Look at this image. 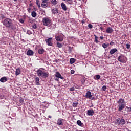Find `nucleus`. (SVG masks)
<instances>
[{"instance_id": "obj_26", "label": "nucleus", "mask_w": 131, "mask_h": 131, "mask_svg": "<svg viewBox=\"0 0 131 131\" xmlns=\"http://www.w3.org/2000/svg\"><path fill=\"white\" fill-rule=\"evenodd\" d=\"M74 2H75V0L67 1V3H68V4H69L70 5H72V4H73V3H74Z\"/></svg>"}, {"instance_id": "obj_4", "label": "nucleus", "mask_w": 131, "mask_h": 131, "mask_svg": "<svg viewBox=\"0 0 131 131\" xmlns=\"http://www.w3.org/2000/svg\"><path fill=\"white\" fill-rule=\"evenodd\" d=\"M37 74L38 76L42 77L43 78H47L49 77V73H46L41 70H38L37 71Z\"/></svg>"}, {"instance_id": "obj_52", "label": "nucleus", "mask_w": 131, "mask_h": 131, "mask_svg": "<svg viewBox=\"0 0 131 131\" xmlns=\"http://www.w3.org/2000/svg\"><path fill=\"white\" fill-rule=\"evenodd\" d=\"M14 2H17V0H14Z\"/></svg>"}, {"instance_id": "obj_44", "label": "nucleus", "mask_w": 131, "mask_h": 131, "mask_svg": "<svg viewBox=\"0 0 131 131\" xmlns=\"http://www.w3.org/2000/svg\"><path fill=\"white\" fill-rule=\"evenodd\" d=\"M28 12L29 13H30V12H31V8H28Z\"/></svg>"}, {"instance_id": "obj_20", "label": "nucleus", "mask_w": 131, "mask_h": 131, "mask_svg": "<svg viewBox=\"0 0 131 131\" xmlns=\"http://www.w3.org/2000/svg\"><path fill=\"white\" fill-rule=\"evenodd\" d=\"M38 54H40V55H42L43 53H45V50L43 49H39L38 50Z\"/></svg>"}, {"instance_id": "obj_6", "label": "nucleus", "mask_w": 131, "mask_h": 131, "mask_svg": "<svg viewBox=\"0 0 131 131\" xmlns=\"http://www.w3.org/2000/svg\"><path fill=\"white\" fill-rule=\"evenodd\" d=\"M55 38L57 41H63V37L61 35H59V34H56Z\"/></svg>"}, {"instance_id": "obj_53", "label": "nucleus", "mask_w": 131, "mask_h": 131, "mask_svg": "<svg viewBox=\"0 0 131 131\" xmlns=\"http://www.w3.org/2000/svg\"><path fill=\"white\" fill-rule=\"evenodd\" d=\"M69 9H67V11H69Z\"/></svg>"}, {"instance_id": "obj_19", "label": "nucleus", "mask_w": 131, "mask_h": 131, "mask_svg": "<svg viewBox=\"0 0 131 131\" xmlns=\"http://www.w3.org/2000/svg\"><path fill=\"white\" fill-rule=\"evenodd\" d=\"M63 119H59L57 121V124L58 125H62L63 124Z\"/></svg>"}, {"instance_id": "obj_28", "label": "nucleus", "mask_w": 131, "mask_h": 131, "mask_svg": "<svg viewBox=\"0 0 131 131\" xmlns=\"http://www.w3.org/2000/svg\"><path fill=\"white\" fill-rule=\"evenodd\" d=\"M102 47H103V48H104V49H107V48H108V47H109V43H108V44L103 43Z\"/></svg>"}, {"instance_id": "obj_23", "label": "nucleus", "mask_w": 131, "mask_h": 131, "mask_svg": "<svg viewBox=\"0 0 131 131\" xmlns=\"http://www.w3.org/2000/svg\"><path fill=\"white\" fill-rule=\"evenodd\" d=\"M116 125H119L120 124V118H118L115 121Z\"/></svg>"}, {"instance_id": "obj_15", "label": "nucleus", "mask_w": 131, "mask_h": 131, "mask_svg": "<svg viewBox=\"0 0 131 131\" xmlns=\"http://www.w3.org/2000/svg\"><path fill=\"white\" fill-rule=\"evenodd\" d=\"M35 83L36 85H39L40 83H39V77H36L35 78Z\"/></svg>"}, {"instance_id": "obj_49", "label": "nucleus", "mask_w": 131, "mask_h": 131, "mask_svg": "<svg viewBox=\"0 0 131 131\" xmlns=\"http://www.w3.org/2000/svg\"><path fill=\"white\" fill-rule=\"evenodd\" d=\"M56 63H58L59 62V60H55Z\"/></svg>"}, {"instance_id": "obj_9", "label": "nucleus", "mask_w": 131, "mask_h": 131, "mask_svg": "<svg viewBox=\"0 0 131 131\" xmlns=\"http://www.w3.org/2000/svg\"><path fill=\"white\" fill-rule=\"evenodd\" d=\"M94 113H95V112L94 111V110H89L87 111V114L88 115H89V116H93L94 115Z\"/></svg>"}, {"instance_id": "obj_54", "label": "nucleus", "mask_w": 131, "mask_h": 131, "mask_svg": "<svg viewBox=\"0 0 131 131\" xmlns=\"http://www.w3.org/2000/svg\"><path fill=\"white\" fill-rule=\"evenodd\" d=\"M68 14H69V12H68Z\"/></svg>"}, {"instance_id": "obj_38", "label": "nucleus", "mask_w": 131, "mask_h": 131, "mask_svg": "<svg viewBox=\"0 0 131 131\" xmlns=\"http://www.w3.org/2000/svg\"><path fill=\"white\" fill-rule=\"evenodd\" d=\"M126 47L127 49H129V48H130V45L126 44Z\"/></svg>"}, {"instance_id": "obj_2", "label": "nucleus", "mask_w": 131, "mask_h": 131, "mask_svg": "<svg viewBox=\"0 0 131 131\" xmlns=\"http://www.w3.org/2000/svg\"><path fill=\"white\" fill-rule=\"evenodd\" d=\"M118 111H122L124 108H125V106H126V103L124 101V99L121 98L118 101Z\"/></svg>"}, {"instance_id": "obj_41", "label": "nucleus", "mask_w": 131, "mask_h": 131, "mask_svg": "<svg viewBox=\"0 0 131 131\" xmlns=\"http://www.w3.org/2000/svg\"><path fill=\"white\" fill-rule=\"evenodd\" d=\"M74 72H75V71H74V70H71V74H74Z\"/></svg>"}, {"instance_id": "obj_24", "label": "nucleus", "mask_w": 131, "mask_h": 131, "mask_svg": "<svg viewBox=\"0 0 131 131\" xmlns=\"http://www.w3.org/2000/svg\"><path fill=\"white\" fill-rule=\"evenodd\" d=\"M37 14H36V12L35 11H32L31 13V15L33 18H35L36 17Z\"/></svg>"}, {"instance_id": "obj_55", "label": "nucleus", "mask_w": 131, "mask_h": 131, "mask_svg": "<svg viewBox=\"0 0 131 131\" xmlns=\"http://www.w3.org/2000/svg\"><path fill=\"white\" fill-rule=\"evenodd\" d=\"M82 83H83V82H82Z\"/></svg>"}, {"instance_id": "obj_17", "label": "nucleus", "mask_w": 131, "mask_h": 131, "mask_svg": "<svg viewBox=\"0 0 131 131\" xmlns=\"http://www.w3.org/2000/svg\"><path fill=\"white\" fill-rule=\"evenodd\" d=\"M106 32L107 33H112V32H113V29H112V28L108 27L106 29Z\"/></svg>"}, {"instance_id": "obj_13", "label": "nucleus", "mask_w": 131, "mask_h": 131, "mask_svg": "<svg viewBox=\"0 0 131 131\" xmlns=\"http://www.w3.org/2000/svg\"><path fill=\"white\" fill-rule=\"evenodd\" d=\"M33 54H34L33 51L31 50H29L27 52V55H28V56H32V55H33Z\"/></svg>"}, {"instance_id": "obj_51", "label": "nucleus", "mask_w": 131, "mask_h": 131, "mask_svg": "<svg viewBox=\"0 0 131 131\" xmlns=\"http://www.w3.org/2000/svg\"><path fill=\"white\" fill-rule=\"evenodd\" d=\"M49 118H52V117H51V116H49Z\"/></svg>"}, {"instance_id": "obj_35", "label": "nucleus", "mask_w": 131, "mask_h": 131, "mask_svg": "<svg viewBox=\"0 0 131 131\" xmlns=\"http://www.w3.org/2000/svg\"><path fill=\"white\" fill-rule=\"evenodd\" d=\"M106 90H107V86H106L105 85H104L102 88V91H106Z\"/></svg>"}, {"instance_id": "obj_40", "label": "nucleus", "mask_w": 131, "mask_h": 131, "mask_svg": "<svg viewBox=\"0 0 131 131\" xmlns=\"http://www.w3.org/2000/svg\"><path fill=\"white\" fill-rule=\"evenodd\" d=\"M70 91L71 92H73V91H74V87H72V88H70Z\"/></svg>"}, {"instance_id": "obj_39", "label": "nucleus", "mask_w": 131, "mask_h": 131, "mask_svg": "<svg viewBox=\"0 0 131 131\" xmlns=\"http://www.w3.org/2000/svg\"><path fill=\"white\" fill-rule=\"evenodd\" d=\"M19 22L20 23H24V20H23V19H22V18L19 19Z\"/></svg>"}, {"instance_id": "obj_10", "label": "nucleus", "mask_w": 131, "mask_h": 131, "mask_svg": "<svg viewBox=\"0 0 131 131\" xmlns=\"http://www.w3.org/2000/svg\"><path fill=\"white\" fill-rule=\"evenodd\" d=\"M123 58H124L123 56L122 55L119 56L118 58V61H119L121 63H124V59Z\"/></svg>"}, {"instance_id": "obj_12", "label": "nucleus", "mask_w": 131, "mask_h": 131, "mask_svg": "<svg viewBox=\"0 0 131 131\" xmlns=\"http://www.w3.org/2000/svg\"><path fill=\"white\" fill-rule=\"evenodd\" d=\"M52 14H54L55 15V14H58V13H59V11L57 8H53L52 9Z\"/></svg>"}, {"instance_id": "obj_33", "label": "nucleus", "mask_w": 131, "mask_h": 131, "mask_svg": "<svg viewBox=\"0 0 131 131\" xmlns=\"http://www.w3.org/2000/svg\"><path fill=\"white\" fill-rule=\"evenodd\" d=\"M95 36V42H96V43H98V42H99V41H98V36H97V35H94Z\"/></svg>"}, {"instance_id": "obj_34", "label": "nucleus", "mask_w": 131, "mask_h": 131, "mask_svg": "<svg viewBox=\"0 0 131 131\" xmlns=\"http://www.w3.org/2000/svg\"><path fill=\"white\" fill-rule=\"evenodd\" d=\"M57 47H58V48H62V44L60 43L59 42H57Z\"/></svg>"}, {"instance_id": "obj_57", "label": "nucleus", "mask_w": 131, "mask_h": 131, "mask_svg": "<svg viewBox=\"0 0 131 131\" xmlns=\"http://www.w3.org/2000/svg\"><path fill=\"white\" fill-rule=\"evenodd\" d=\"M64 1H66V0H64Z\"/></svg>"}, {"instance_id": "obj_3", "label": "nucleus", "mask_w": 131, "mask_h": 131, "mask_svg": "<svg viewBox=\"0 0 131 131\" xmlns=\"http://www.w3.org/2000/svg\"><path fill=\"white\" fill-rule=\"evenodd\" d=\"M42 23L44 26H48L49 27L53 25L52 20L50 18H48L47 17L42 18Z\"/></svg>"}, {"instance_id": "obj_31", "label": "nucleus", "mask_w": 131, "mask_h": 131, "mask_svg": "<svg viewBox=\"0 0 131 131\" xmlns=\"http://www.w3.org/2000/svg\"><path fill=\"white\" fill-rule=\"evenodd\" d=\"M51 3L53 5H57V3H58V2H57V0H52Z\"/></svg>"}, {"instance_id": "obj_5", "label": "nucleus", "mask_w": 131, "mask_h": 131, "mask_svg": "<svg viewBox=\"0 0 131 131\" xmlns=\"http://www.w3.org/2000/svg\"><path fill=\"white\" fill-rule=\"evenodd\" d=\"M47 0H42L41 6L42 8H47L49 6V2Z\"/></svg>"}, {"instance_id": "obj_50", "label": "nucleus", "mask_w": 131, "mask_h": 131, "mask_svg": "<svg viewBox=\"0 0 131 131\" xmlns=\"http://www.w3.org/2000/svg\"><path fill=\"white\" fill-rule=\"evenodd\" d=\"M55 80H56V81H59V79L56 78V79H55Z\"/></svg>"}, {"instance_id": "obj_11", "label": "nucleus", "mask_w": 131, "mask_h": 131, "mask_svg": "<svg viewBox=\"0 0 131 131\" xmlns=\"http://www.w3.org/2000/svg\"><path fill=\"white\" fill-rule=\"evenodd\" d=\"M55 77H57L58 78H60L61 79H64V78L62 77V75H61V74H60L59 72H56Z\"/></svg>"}, {"instance_id": "obj_25", "label": "nucleus", "mask_w": 131, "mask_h": 131, "mask_svg": "<svg viewBox=\"0 0 131 131\" xmlns=\"http://www.w3.org/2000/svg\"><path fill=\"white\" fill-rule=\"evenodd\" d=\"M75 61H76V59L74 58H71L70 59V64H74V63H75Z\"/></svg>"}, {"instance_id": "obj_22", "label": "nucleus", "mask_w": 131, "mask_h": 131, "mask_svg": "<svg viewBox=\"0 0 131 131\" xmlns=\"http://www.w3.org/2000/svg\"><path fill=\"white\" fill-rule=\"evenodd\" d=\"M61 6L62 9H63L64 11H66V5L64 3H62Z\"/></svg>"}, {"instance_id": "obj_27", "label": "nucleus", "mask_w": 131, "mask_h": 131, "mask_svg": "<svg viewBox=\"0 0 131 131\" xmlns=\"http://www.w3.org/2000/svg\"><path fill=\"white\" fill-rule=\"evenodd\" d=\"M77 123L78 125H79V126H82V125H83V123H82L81 122V121H80V120H78L77 121Z\"/></svg>"}, {"instance_id": "obj_16", "label": "nucleus", "mask_w": 131, "mask_h": 131, "mask_svg": "<svg viewBox=\"0 0 131 131\" xmlns=\"http://www.w3.org/2000/svg\"><path fill=\"white\" fill-rule=\"evenodd\" d=\"M116 52H117V49L116 48H114L110 50V54H111V55H113Z\"/></svg>"}, {"instance_id": "obj_47", "label": "nucleus", "mask_w": 131, "mask_h": 131, "mask_svg": "<svg viewBox=\"0 0 131 131\" xmlns=\"http://www.w3.org/2000/svg\"><path fill=\"white\" fill-rule=\"evenodd\" d=\"M100 29H101V30H103V29H104V28H103L102 27H100Z\"/></svg>"}, {"instance_id": "obj_45", "label": "nucleus", "mask_w": 131, "mask_h": 131, "mask_svg": "<svg viewBox=\"0 0 131 131\" xmlns=\"http://www.w3.org/2000/svg\"><path fill=\"white\" fill-rule=\"evenodd\" d=\"M127 108L128 109V111H131V107H127Z\"/></svg>"}, {"instance_id": "obj_1", "label": "nucleus", "mask_w": 131, "mask_h": 131, "mask_svg": "<svg viewBox=\"0 0 131 131\" xmlns=\"http://www.w3.org/2000/svg\"><path fill=\"white\" fill-rule=\"evenodd\" d=\"M3 25L7 28H13V20L12 19L7 18L3 20Z\"/></svg>"}, {"instance_id": "obj_43", "label": "nucleus", "mask_w": 131, "mask_h": 131, "mask_svg": "<svg viewBox=\"0 0 131 131\" xmlns=\"http://www.w3.org/2000/svg\"><path fill=\"white\" fill-rule=\"evenodd\" d=\"M19 102L22 104L24 102V100L23 99H19Z\"/></svg>"}, {"instance_id": "obj_21", "label": "nucleus", "mask_w": 131, "mask_h": 131, "mask_svg": "<svg viewBox=\"0 0 131 131\" xmlns=\"http://www.w3.org/2000/svg\"><path fill=\"white\" fill-rule=\"evenodd\" d=\"M120 124H121L122 125H123V124H125V120L124 119L121 118L120 119Z\"/></svg>"}, {"instance_id": "obj_42", "label": "nucleus", "mask_w": 131, "mask_h": 131, "mask_svg": "<svg viewBox=\"0 0 131 131\" xmlns=\"http://www.w3.org/2000/svg\"><path fill=\"white\" fill-rule=\"evenodd\" d=\"M110 46H114L115 43H114V42L111 41V42H110Z\"/></svg>"}, {"instance_id": "obj_36", "label": "nucleus", "mask_w": 131, "mask_h": 131, "mask_svg": "<svg viewBox=\"0 0 131 131\" xmlns=\"http://www.w3.org/2000/svg\"><path fill=\"white\" fill-rule=\"evenodd\" d=\"M32 28H33L34 29H36V28H37V26H36V24H34L32 26Z\"/></svg>"}, {"instance_id": "obj_30", "label": "nucleus", "mask_w": 131, "mask_h": 131, "mask_svg": "<svg viewBox=\"0 0 131 131\" xmlns=\"http://www.w3.org/2000/svg\"><path fill=\"white\" fill-rule=\"evenodd\" d=\"M95 77H96V80H99V79H100V78H101V76H100V75H96L95 76Z\"/></svg>"}, {"instance_id": "obj_48", "label": "nucleus", "mask_w": 131, "mask_h": 131, "mask_svg": "<svg viewBox=\"0 0 131 131\" xmlns=\"http://www.w3.org/2000/svg\"><path fill=\"white\" fill-rule=\"evenodd\" d=\"M100 39H103L104 37H103V36H100Z\"/></svg>"}, {"instance_id": "obj_7", "label": "nucleus", "mask_w": 131, "mask_h": 131, "mask_svg": "<svg viewBox=\"0 0 131 131\" xmlns=\"http://www.w3.org/2000/svg\"><path fill=\"white\" fill-rule=\"evenodd\" d=\"M52 39H53V38H49L45 40V41L46 43H47L48 46H53V43H52Z\"/></svg>"}, {"instance_id": "obj_18", "label": "nucleus", "mask_w": 131, "mask_h": 131, "mask_svg": "<svg viewBox=\"0 0 131 131\" xmlns=\"http://www.w3.org/2000/svg\"><path fill=\"white\" fill-rule=\"evenodd\" d=\"M20 73H21V70H20V69L19 68L16 69L15 71V75H16V76H18V75H19Z\"/></svg>"}, {"instance_id": "obj_8", "label": "nucleus", "mask_w": 131, "mask_h": 131, "mask_svg": "<svg viewBox=\"0 0 131 131\" xmlns=\"http://www.w3.org/2000/svg\"><path fill=\"white\" fill-rule=\"evenodd\" d=\"M85 97L87 99H91L92 97H93V95H92V93H91L90 91H88Z\"/></svg>"}, {"instance_id": "obj_29", "label": "nucleus", "mask_w": 131, "mask_h": 131, "mask_svg": "<svg viewBox=\"0 0 131 131\" xmlns=\"http://www.w3.org/2000/svg\"><path fill=\"white\" fill-rule=\"evenodd\" d=\"M36 4L38 6V8H40V3H39V0H36Z\"/></svg>"}, {"instance_id": "obj_14", "label": "nucleus", "mask_w": 131, "mask_h": 131, "mask_svg": "<svg viewBox=\"0 0 131 131\" xmlns=\"http://www.w3.org/2000/svg\"><path fill=\"white\" fill-rule=\"evenodd\" d=\"M8 81V79H7V77H3L0 79L1 82H6V81Z\"/></svg>"}, {"instance_id": "obj_56", "label": "nucleus", "mask_w": 131, "mask_h": 131, "mask_svg": "<svg viewBox=\"0 0 131 131\" xmlns=\"http://www.w3.org/2000/svg\"><path fill=\"white\" fill-rule=\"evenodd\" d=\"M82 83H83V82H82Z\"/></svg>"}, {"instance_id": "obj_32", "label": "nucleus", "mask_w": 131, "mask_h": 131, "mask_svg": "<svg viewBox=\"0 0 131 131\" xmlns=\"http://www.w3.org/2000/svg\"><path fill=\"white\" fill-rule=\"evenodd\" d=\"M77 105H78V102H74L73 103V107H77Z\"/></svg>"}, {"instance_id": "obj_46", "label": "nucleus", "mask_w": 131, "mask_h": 131, "mask_svg": "<svg viewBox=\"0 0 131 131\" xmlns=\"http://www.w3.org/2000/svg\"><path fill=\"white\" fill-rule=\"evenodd\" d=\"M75 88L76 89H80V87H79V86H76Z\"/></svg>"}, {"instance_id": "obj_37", "label": "nucleus", "mask_w": 131, "mask_h": 131, "mask_svg": "<svg viewBox=\"0 0 131 131\" xmlns=\"http://www.w3.org/2000/svg\"><path fill=\"white\" fill-rule=\"evenodd\" d=\"M89 28L92 29L93 28V25L92 24L88 25Z\"/></svg>"}]
</instances>
